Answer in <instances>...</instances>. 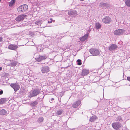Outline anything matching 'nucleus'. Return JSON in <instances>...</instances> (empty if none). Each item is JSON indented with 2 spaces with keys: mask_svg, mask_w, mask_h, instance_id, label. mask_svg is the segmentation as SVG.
<instances>
[{
  "mask_svg": "<svg viewBox=\"0 0 130 130\" xmlns=\"http://www.w3.org/2000/svg\"><path fill=\"white\" fill-rule=\"evenodd\" d=\"M34 57L36 61L38 62H40L42 60L45 59L47 57L45 55L41 56L38 53H36L35 54Z\"/></svg>",
  "mask_w": 130,
  "mask_h": 130,
  "instance_id": "f257e3e1",
  "label": "nucleus"
},
{
  "mask_svg": "<svg viewBox=\"0 0 130 130\" xmlns=\"http://www.w3.org/2000/svg\"><path fill=\"white\" fill-rule=\"evenodd\" d=\"M28 9V6L25 4L19 7L18 8V10L19 12H24L27 11Z\"/></svg>",
  "mask_w": 130,
  "mask_h": 130,
  "instance_id": "f03ea898",
  "label": "nucleus"
},
{
  "mask_svg": "<svg viewBox=\"0 0 130 130\" xmlns=\"http://www.w3.org/2000/svg\"><path fill=\"white\" fill-rule=\"evenodd\" d=\"M112 126L115 130H118L121 128L122 125L119 122H114L112 124Z\"/></svg>",
  "mask_w": 130,
  "mask_h": 130,
  "instance_id": "7ed1b4c3",
  "label": "nucleus"
},
{
  "mask_svg": "<svg viewBox=\"0 0 130 130\" xmlns=\"http://www.w3.org/2000/svg\"><path fill=\"white\" fill-rule=\"evenodd\" d=\"M89 52L93 56H96L99 55L100 53L99 50L96 49L92 48L90 49Z\"/></svg>",
  "mask_w": 130,
  "mask_h": 130,
  "instance_id": "20e7f679",
  "label": "nucleus"
},
{
  "mask_svg": "<svg viewBox=\"0 0 130 130\" xmlns=\"http://www.w3.org/2000/svg\"><path fill=\"white\" fill-rule=\"evenodd\" d=\"M26 15L24 14H21L18 15L15 19V20L18 22L22 21L26 17Z\"/></svg>",
  "mask_w": 130,
  "mask_h": 130,
  "instance_id": "39448f33",
  "label": "nucleus"
},
{
  "mask_svg": "<svg viewBox=\"0 0 130 130\" xmlns=\"http://www.w3.org/2000/svg\"><path fill=\"white\" fill-rule=\"evenodd\" d=\"M111 18L109 17H105L102 19L103 22L105 24H108L111 22Z\"/></svg>",
  "mask_w": 130,
  "mask_h": 130,
  "instance_id": "423d86ee",
  "label": "nucleus"
},
{
  "mask_svg": "<svg viewBox=\"0 0 130 130\" xmlns=\"http://www.w3.org/2000/svg\"><path fill=\"white\" fill-rule=\"evenodd\" d=\"M124 30L122 29H118L114 32V34L115 35H119L122 34L124 32Z\"/></svg>",
  "mask_w": 130,
  "mask_h": 130,
  "instance_id": "0eeeda50",
  "label": "nucleus"
},
{
  "mask_svg": "<svg viewBox=\"0 0 130 130\" xmlns=\"http://www.w3.org/2000/svg\"><path fill=\"white\" fill-rule=\"evenodd\" d=\"M10 85L14 89L15 92H16L20 88L19 86L17 84H11Z\"/></svg>",
  "mask_w": 130,
  "mask_h": 130,
  "instance_id": "6e6552de",
  "label": "nucleus"
},
{
  "mask_svg": "<svg viewBox=\"0 0 130 130\" xmlns=\"http://www.w3.org/2000/svg\"><path fill=\"white\" fill-rule=\"evenodd\" d=\"M40 92V91L39 90L35 89L32 91L30 94L31 97L36 96Z\"/></svg>",
  "mask_w": 130,
  "mask_h": 130,
  "instance_id": "1a4fd4ad",
  "label": "nucleus"
},
{
  "mask_svg": "<svg viewBox=\"0 0 130 130\" xmlns=\"http://www.w3.org/2000/svg\"><path fill=\"white\" fill-rule=\"evenodd\" d=\"M118 47L115 44H112L108 48V50L110 51H113L116 49Z\"/></svg>",
  "mask_w": 130,
  "mask_h": 130,
  "instance_id": "9d476101",
  "label": "nucleus"
},
{
  "mask_svg": "<svg viewBox=\"0 0 130 130\" xmlns=\"http://www.w3.org/2000/svg\"><path fill=\"white\" fill-rule=\"evenodd\" d=\"M18 48V46L15 44H10L8 46V48L9 49L13 50H15Z\"/></svg>",
  "mask_w": 130,
  "mask_h": 130,
  "instance_id": "9b49d317",
  "label": "nucleus"
},
{
  "mask_svg": "<svg viewBox=\"0 0 130 130\" xmlns=\"http://www.w3.org/2000/svg\"><path fill=\"white\" fill-rule=\"evenodd\" d=\"M41 71L43 73H47L50 71L49 68L47 66L43 67Z\"/></svg>",
  "mask_w": 130,
  "mask_h": 130,
  "instance_id": "f8f14e48",
  "label": "nucleus"
},
{
  "mask_svg": "<svg viewBox=\"0 0 130 130\" xmlns=\"http://www.w3.org/2000/svg\"><path fill=\"white\" fill-rule=\"evenodd\" d=\"M89 70L84 69L82 71L81 75L83 76L87 75L89 73Z\"/></svg>",
  "mask_w": 130,
  "mask_h": 130,
  "instance_id": "ddd939ff",
  "label": "nucleus"
},
{
  "mask_svg": "<svg viewBox=\"0 0 130 130\" xmlns=\"http://www.w3.org/2000/svg\"><path fill=\"white\" fill-rule=\"evenodd\" d=\"M80 101L78 100L76 101L72 105V106L74 108H76L80 105Z\"/></svg>",
  "mask_w": 130,
  "mask_h": 130,
  "instance_id": "4468645a",
  "label": "nucleus"
},
{
  "mask_svg": "<svg viewBox=\"0 0 130 130\" xmlns=\"http://www.w3.org/2000/svg\"><path fill=\"white\" fill-rule=\"evenodd\" d=\"M68 14L70 15H73L74 17L77 15V12L75 11H72L68 12Z\"/></svg>",
  "mask_w": 130,
  "mask_h": 130,
  "instance_id": "2eb2a0df",
  "label": "nucleus"
},
{
  "mask_svg": "<svg viewBox=\"0 0 130 130\" xmlns=\"http://www.w3.org/2000/svg\"><path fill=\"white\" fill-rule=\"evenodd\" d=\"M88 38V35L86 34L84 36L81 37L80 38V40L81 41H84L87 39Z\"/></svg>",
  "mask_w": 130,
  "mask_h": 130,
  "instance_id": "dca6fc26",
  "label": "nucleus"
},
{
  "mask_svg": "<svg viewBox=\"0 0 130 130\" xmlns=\"http://www.w3.org/2000/svg\"><path fill=\"white\" fill-rule=\"evenodd\" d=\"M97 119V117L95 116H93L90 118V121L91 122L94 121Z\"/></svg>",
  "mask_w": 130,
  "mask_h": 130,
  "instance_id": "f3484780",
  "label": "nucleus"
},
{
  "mask_svg": "<svg viewBox=\"0 0 130 130\" xmlns=\"http://www.w3.org/2000/svg\"><path fill=\"white\" fill-rule=\"evenodd\" d=\"M15 3V0H12L9 3V6L11 7Z\"/></svg>",
  "mask_w": 130,
  "mask_h": 130,
  "instance_id": "a211bd4d",
  "label": "nucleus"
},
{
  "mask_svg": "<svg viewBox=\"0 0 130 130\" xmlns=\"http://www.w3.org/2000/svg\"><path fill=\"white\" fill-rule=\"evenodd\" d=\"M7 113V112L6 110L4 109H2L0 111V114L2 115H5Z\"/></svg>",
  "mask_w": 130,
  "mask_h": 130,
  "instance_id": "6ab92c4d",
  "label": "nucleus"
},
{
  "mask_svg": "<svg viewBox=\"0 0 130 130\" xmlns=\"http://www.w3.org/2000/svg\"><path fill=\"white\" fill-rule=\"evenodd\" d=\"M38 102L37 101H35L34 102H32L30 104V105L31 106H36V105L38 104Z\"/></svg>",
  "mask_w": 130,
  "mask_h": 130,
  "instance_id": "aec40b11",
  "label": "nucleus"
},
{
  "mask_svg": "<svg viewBox=\"0 0 130 130\" xmlns=\"http://www.w3.org/2000/svg\"><path fill=\"white\" fill-rule=\"evenodd\" d=\"M126 5L128 7H130V0H126L125 1Z\"/></svg>",
  "mask_w": 130,
  "mask_h": 130,
  "instance_id": "412c9836",
  "label": "nucleus"
},
{
  "mask_svg": "<svg viewBox=\"0 0 130 130\" xmlns=\"http://www.w3.org/2000/svg\"><path fill=\"white\" fill-rule=\"evenodd\" d=\"M95 25L96 29L100 28L101 26L100 24L99 23H96Z\"/></svg>",
  "mask_w": 130,
  "mask_h": 130,
  "instance_id": "4be33fe9",
  "label": "nucleus"
},
{
  "mask_svg": "<svg viewBox=\"0 0 130 130\" xmlns=\"http://www.w3.org/2000/svg\"><path fill=\"white\" fill-rule=\"evenodd\" d=\"M62 112V110H58L56 112V114L58 115H61Z\"/></svg>",
  "mask_w": 130,
  "mask_h": 130,
  "instance_id": "5701e85b",
  "label": "nucleus"
},
{
  "mask_svg": "<svg viewBox=\"0 0 130 130\" xmlns=\"http://www.w3.org/2000/svg\"><path fill=\"white\" fill-rule=\"evenodd\" d=\"M81 60L80 59H78L77 60L78 65H80L82 64V63L81 62Z\"/></svg>",
  "mask_w": 130,
  "mask_h": 130,
  "instance_id": "b1692460",
  "label": "nucleus"
},
{
  "mask_svg": "<svg viewBox=\"0 0 130 130\" xmlns=\"http://www.w3.org/2000/svg\"><path fill=\"white\" fill-rule=\"evenodd\" d=\"M43 120V119L42 117L39 118L38 119V122H42Z\"/></svg>",
  "mask_w": 130,
  "mask_h": 130,
  "instance_id": "393cba45",
  "label": "nucleus"
},
{
  "mask_svg": "<svg viewBox=\"0 0 130 130\" xmlns=\"http://www.w3.org/2000/svg\"><path fill=\"white\" fill-rule=\"evenodd\" d=\"M4 102V100L3 99H1L0 100V104H2Z\"/></svg>",
  "mask_w": 130,
  "mask_h": 130,
  "instance_id": "a878e982",
  "label": "nucleus"
},
{
  "mask_svg": "<svg viewBox=\"0 0 130 130\" xmlns=\"http://www.w3.org/2000/svg\"><path fill=\"white\" fill-rule=\"evenodd\" d=\"M52 20L53 19L52 18L50 19V20L48 21V23H51L52 22Z\"/></svg>",
  "mask_w": 130,
  "mask_h": 130,
  "instance_id": "bb28decb",
  "label": "nucleus"
},
{
  "mask_svg": "<svg viewBox=\"0 0 130 130\" xmlns=\"http://www.w3.org/2000/svg\"><path fill=\"white\" fill-rule=\"evenodd\" d=\"M118 119H119V121H122V120L121 119V118L120 117H118Z\"/></svg>",
  "mask_w": 130,
  "mask_h": 130,
  "instance_id": "cd10ccee",
  "label": "nucleus"
},
{
  "mask_svg": "<svg viewBox=\"0 0 130 130\" xmlns=\"http://www.w3.org/2000/svg\"><path fill=\"white\" fill-rule=\"evenodd\" d=\"M3 93V91L2 90H0V95L2 94Z\"/></svg>",
  "mask_w": 130,
  "mask_h": 130,
  "instance_id": "c85d7f7f",
  "label": "nucleus"
},
{
  "mask_svg": "<svg viewBox=\"0 0 130 130\" xmlns=\"http://www.w3.org/2000/svg\"><path fill=\"white\" fill-rule=\"evenodd\" d=\"M127 79L128 80L130 81V77H127Z\"/></svg>",
  "mask_w": 130,
  "mask_h": 130,
  "instance_id": "c756f323",
  "label": "nucleus"
},
{
  "mask_svg": "<svg viewBox=\"0 0 130 130\" xmlns=\"http://www.w3.org/2000/svg\"><path fill=\"white\" fill-rule=\"evenodd\" d=\"M3 41V39L2 37H0V42H1Z\"/></svg>",
  "mask_w": 130,
  "mask_h": 130,
  "instance_id": "7c9ffc66",
  "label": "nucleus"
},
{
  "mask_svg": "<svg viewBox=\"0 0 130 130\" xmlns=\"http://www.w3.org/2000/svg\"><path fill=\"white\" fill-rule=\"evenodd\" d=\"M2 69V67H0V71H1Z\"/></svg>",
  "mask_w": 130,
  "mask_h": 130,
  "instance_id": "2f4dec72",
  "label": "nucleus"
},
{
  "mask_svg": "<svg viewBox=\"0 0 130 130\" xmlns=\"http://www.w3.org/2000/svg\"><path fill=\"white\" fill-rule=\"evenodd\" d=\"M80 0V1H84L85 0Z\"/></svg>",
  "mask_w": 130,
  "mask_h": 130,
  "instance_id": "473e14b6",
  "label": "nucleus"
},
{
  "mask_svg": "<svg viewBox=\"0 0 130 130\" xmlns=\"http://www.w3.org/2000/svg\"><path fill=\"white\" fill-rule=\"evenodd\" d=\"M52 99L53 100H54V99L53 98H52Z\"/></svg>",
  "mask_w": 130,
  "mask_h": 130,
  "instance_id": "72a5a7b5",
  "label": "nucleus"
},
{
  "mask_svg": "<svg viewBox=\"0 0 130 130\" xmlns=\"http://www.w3.org/2000/svg\"><path fill=\"white\" fill-rule=\"evenodd\" d=\"M1 0H0V2H1Z\"/></svg>",
  "mask_w": 130,
  "mask_h": 130,
  "instance_id": "f704fd0d",
  "label": "nucleus"
}]
</instances>
